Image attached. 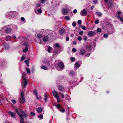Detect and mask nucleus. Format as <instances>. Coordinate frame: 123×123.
<instances>
[{"label":"nucleus","mask_w":123,"mask_h":123,"mask_svg":"<svg viewBox=\"0 0 123 123\" xmlns=\"http://www.w3.org/2000/svg\"><path fill=\"white\" fill-rule=\"evenodd\" d=\"M64 66L63 63L60 62L58 63L57 66L56 67V69L58 71H62L64 68Z\"/></svg>","instance_id":"1"},{"label":"nucleus","mask_w":123,"mask_h":123,"mask_svg":"<svg viewBox=\"0 0 123 123\" xmlns=\"http://www.w3.org/2000/svg\"><path fill=\"white\" fill-rule=\"evenodd\" d=\"M18 102L21 104H23L25 102V98L24 97L23 92H21V98L19 99Z\"/></svg>","instance_id":"2"},{"label":"nucleus","mask_w":123,"mask_h":123,"mask_svg":"<svg viewBox=\"0 0 123 123\" xmlns=\"http://www.w3.org/2000/svg\"><path fill=\"white\" fill-rule=\"evenodd\" d=\"M17 15L16 13L15 12H10L6 15V16H9V19L13 18Z\"/></svg>","instance_id":"3"},{"label":"nucleus","mask_w":123,"mask_h":123,"mask_svg":"<svg viewBox=\"0 0 123 123\" xmlns=\"http://www.w3.org/2000/svg\"><path fill=\"white\" fill-rule=\"evenodd\" d=\"M53 94L55 97L56 98L58 101L60 100V98L58 95V92L55 90H53L52 91Z\"/></svg>","instance_id":"4"},{"label":"nucleus","mask_w":123,"mask_h":123,"mask_svg":"<svg viewBox=\"0 0 123 123\" xmlns=\"http://www.w3.org/2000/svg\"><path fill=\"white\" fill-rule=\"evenodd\" d=\"M17 113L20 117V123H24V119L21 114L19 112Z\"/></svg>","instance_id":"5"},{"label":"nucleus","mask_w":123,"mask_h":123,"mask_svg":"<svg viewBox=\"0 0 123 123\" xmlns=\"http://www.w3.org/2000/svg\"><path fill=\"white\" fill-rule=\"evenodd\" d=\"M87 13V12L86 9H83L82 10L80 13V14L82 16H85Z\"/></svg>","instance_id":"6"},{"label":"nucleus","mask_w":123,"mask_h":123,"mask_svg":"<svg viewBox=\"0 0 123 123\" xmlns=\"http://www.w3.org/2000/svg\"><path fill=\"white\" fill-rule=\"evenodd\" d=\"M42 107H39L37 109V111L39 113L43 111H44V108L42 105Z\"/></svg>","instance_id":"7"},{"label":"nucleus","mask_w":123,"mask_h":123,"mask_svg":"<svg viewBox=\"0 0 123 123\" xmlns=\"http://www.w3.org/2000/svg\"><path fill=\"white\" fill-rule=\"evenodd\" d=\"M96 33L95 32L92 31H90L89 32L88 34L90 36H94L95 34H96Z\"/></svg>","instance_id":"8"},{"label":"nucleus","mask_w":123,"mask_h":123,"mask_svg":"<svg viewBox=\"0 0 123 123\" xmlns=\"http://www.w3.org/2000/svg\"><path fill=\"white\" fill-rule=\"evenodd\" d=\"M62 12L63 14L66 15L68 13V10L66 8H63L62 10Z\"/></svg>","instance_id":"9"},{"label":"nucleus","mask_w":123,"mask_h":123,"mask_svg":"<svg viewBox=\"0 0 123 123\" xmlns=\"http://www.w3.org/2000/svg\"><path fill=\"white\" fill-rule=\"evenodd\" d=\"M58 88L59 91L63 92L65 88L61 85H59L58 86Z\"/></svg>","instance_id":"10"},{"label":"nucleus","mask_w":123,"mask_h":123,"mask_svg":"<svg viewBox=\"0 0 123 123\" xmlns=\"http://www.w3.org/2000/svg\"><path fill=\"white\" fill-rule=\"evenodd\" d=\"M8 113L11 117L13 118H16L15 115L13 112L9 111H8Z\"/></svg>","instance_id":"11"},{"label":"nucleus","mask_w":123,"mask_h":123,"mask_svg":"<svg viewBox=\"0 0 123 123\" xmlns=\"http://www.w3.org/2000/svg\"><path fill=\"white\" fill-rule=\"evenodd\" d=\"M35 12L37 14H40L42 12V11L40 9H38L37 10H35Z\"/></svg>","instance_id":"12"},{"label":"nucleus","mask_w":123,"mask_h":123,"mask_svg":"<svg viewBox=\"0 0 123 123\" xmlns=\"http://www.w3.org/2000/svg\"><path fill=\"white\" fill-rule=\"evenodd\" d=\"M80 52L79 53L80 54V55H83L85 53V51L83 49H80Z\"/></svg>","instance_id":"13"},{"label":"nucleus","mask_w":123,"mask_h":123,"mask_svg":"<svg viewBox=\"0 0 123 123\" xmlns=\"http://www.w3.org/2000/svg\"><path fill=\"white\" fill-rule=\"evenodd\" d=\"M59 33L61 35L65 33V30L62 29H61L59 31Z\"/></svg>","instance_id":"14"},{"label":"nucleus","mask_w":123,"mask_h":123,"mask_svg":"<svg viewBox=\"0 0 123 123\" xmlns=\"http://www.w3.org/2000/svg\"><path fill=\"white\" fill-rule=\"evenodd\" d=\"M43 37V35L42 34H39L37 35V38L38 39H41Z\"/></svg>","instance_id":"15"},{"label":"nucleus","mask_w":123,"mask_h":123,"mask_svg":"<svg viewBox=\"0 0 123 123\" xmlns=\"http://www.w3.org/2000/svg\"><path fill=\"white\" fill-rule=\"evenodd\" d=\"M11 30L10 28H8L6 29V32L7 33H10L11 32Z\"/></svg>","instance_id":"16"},{"label":"nucleus","mask_w":123,"mask_h":123,"mask_svg":"<svg viewBox=\"0 0 123 123\" xmlns=\"http://www.w3.org/2000/svg\"><path fill=\"white\" fill-rule=\"evenodd\" d=\"M23 84L24 85V88H25L26 87V86L27 85V81L26 80H25L23 82Z\"/></svg>","instance_id":"17"},{"label":"nucleus","mask_w":123,"mask_h":123,"mask_svg":"<svg viewBox=\"0 0 123 123\" xmlns=\"http://www.w3.org/2000/svg\"><path fill=\"white\" fill-rule=\"evenodd\" d=\"M11 39V37L9 36H6V37L5 40L6 41L10 40Z\"/></svg>","instance_id":"18"},{"label":"nucleus","mask_w":123,"mask_h":123,"mask_svg":"<svg viewBox=\"0 0 123 123\" xmlns=\"http://www.w3.org/2000/svg\"><path fill=\"white\" fill-rule=\"evenodd\" d=\"M41 68L45 70H47L48 69V68L45 66L42 65L41 66Z\"/></svg>","instance_id":"19"},{"label":"nucleus","mask_w":123,"mask_h":123,"mask_svg":"<svg viewBox=\"0 0 123 123\" xmlns=\"http://www.w3.org/2000/svg\"><path fill=\"white\" fill-rule=\"evenodd\" d=\"M43 40L44 41L46 42L48 41V37L47 36L43 38Z\"/></svg>","instance_id":"20"},{"label":"nucleus","mask_w":123,"mask_h":123,"mask_svg":"<svg viewBox=\"0 0 123 123\" xmlns=\"http://www.w3.org/2000/svg\"><path fill=\"white\" fill-rule=\"evenodd\" d=\"M108 3V6L110 8L112 7L113 6V5L112 3H111L109 1Z\"/></svg>","instance_id":"21"},{"label":"nucleus","mask_w":123,"mask_h":123,"mask_svg":"<svg viewBox=\"0 0 123 123\" xmlns=\"http://www.w3.org/2000/svg\"><path fill=\"white\" fill-rule=\"evenodd\" d=\"M21 112L22 114V115L24 117H25L27 116L26 114L24 112V111H21Z\"/></svg>","instance_id":"22"},{"label":"nucleus","mask_w":123,"mask_h":123,"mask_svg":"<svg viewBox=\"0 0 123 123\" xmlns=\"http://www.w3.org/2000/svg\"><path fill=\"white\" fill-rule=\"evenodd\" d=\"M26 70L27 72V73L28 74H30V69L28 68H26Z\"/></svg>","instance_id":"23"},{"label":"nucleus","mask_w":123,"mask_h":123,"mask_svg":"<svg viewBox=\"0 0 123 123\" xmlns=\"http://www.w3.org/2000/svg\"><path fill=\"white\" fill-rule=\"evenodd\" d=\"M96 14L97 15L98 17L101 16L102 15V13L100 12H96Z\"/></svg>","instance_id":"24"},{"label":"nucleus","mask_w":123,"mask_h":123,"mask_svg":"<svg viewBox=\"0 0 123 123\" xmlns=\"http://www.w3.org/2000/svg\"><path fill=\"white\" fill-rule=\"evenodd\" d=\"M27 46H25V49H23V51L24 52H26L28 50V49Z\"/></svg>","instance_id":"25"},{"label":"nucleus","mask_w":123,"mask_h":123,"mask_svg":"<svg viewBox=\"0 0 123 123\" xmlns=\"http://www.w3.org/2000/svg\"><path fill=\"white\" fill-rule=\"evenodd\" d=\"M33 93L35 95H37V91L35 89L33 91Z\"/></svg>","instance_id":"26"},{"label":"nucleus","mask_w":123,"mask_h":123,"mask_svg":"<svg viewBox=\"0 0 123 123\" xmlns=\"http://www.w3.org/2000/svg\"><path fill=\"white\" fill-rule=\"evenodd\" d=\"M29 61L28 60H26L24 62L26 64L27 66H28L29 65Z\"/></svg>","instance_id":"27"},{"label":"nucleus","mask_w":123,"mask_h":123,"mask_svg":"<svg viewBox=\"0 0 123 123\" xmlns=\"http://www.w3.org/2000/svg\"><path fill=\"white\" fill-rule=\"evenodd\" d=\"M75 66L77 68H79L80 66V65L79 63L78 62H76L75 64Z\"/></svg>","instance_id":"28"},{"label":"nucleus","mask_w":123,"mask_h":123,"mask_svg":"<svg viewBox=\"0 0 123 123\" xmlns=\"http://www.w3.org/2000/svg\"><path fill=\"white\" fill-rule=\"evenodd\" d=\"M56 106L59 109L61 108V106L59 104L56 105Z\"/></svg>","instance_id":"29"},{"label":"nucleus","mask_w":123,"mask_h":123,"mask_svg":"<svg viewBox=\"0 0 123 123\" xmlns=\"http://www.w3.org/2000/svg\"><path fill=\"white\" fill-rule=\"evenodd\" d=\"M9 47V46L8 44H6L5 45V48L6 49H8Z\"/></svg>","instance_id":"30"},{"label":"nucleus","mask_w":123,"mask_h":123,"mask_svg":"<svg viewBox=\"0 0 123 123\" xmlns=\"http://www.w3.org/2000/svg\"><path fill=\"white\" fill-rule=\"evenodd\" d=\"M101 29L100 28H97V32H100L101 31Z\"/></svg>","instance_id":"31"},{"label":"nucleus","mask_w":123,"mask_h":123,"mask_svg":"<svg viewBox=\"0 0 123 123\" xmlns=\"http://www.w3.org/2000/svg\"><path fill=\"white\" fill-rule=\"evenodd\" d=\"M75 58L74 57H72L71 58L70 60L72 62H73L75 61Z\"/></svg>","instance_id":"32"},{"label":"nucleus","mask_w":123,"mask_h":123,"mask_svg":"<svg viewBox=\"0 0 123 123\" xmlns=\"http://www.w3.org/2000/svg\"><path fill=\"white\" fill-rule=\"evenodd\" d=\"M44 100L46 102L47 100V96L46 94H44Z\"/></svg>","instance_id":"33"},{"label":"nucleus","mask_w":123,"mask_h":123,"mask_svg":"<svg viewBox=\"0 0 123 123\" xmlns=\"http://www.w3.org/2000/svg\"><path fill=\"white\" fill-rule=\"evenodd\" d=\"M76 23L75 22H73L72 23V26L74 27H75L76 26Z\"/></svg>","instance_id":"34"},{"label":"nucleus","mask_w":123,"mask_h":123,"mask_svg":"<svg viewBox=\"0 0 123 123\" xmlns=\"http://www.w3.org/2000/svg\"><path fill=\"white\" fill-rule=\"evenodd\" d=\"M65 19L67 20H69L70 19V17L68 16H66L65 17Z\"/></svg>","instance_id":"35"},{"label":"nucleus","mask_w":123,"mask_h":123,"mask_svg":"<svg viewBox=\"0 0 123 123\" xmlns=\"http://www.w3.org/2000/svg\"><path fill=\"white\" fill-rule=\"evenodd\" d=\"M82 39V37L81 36H79L78 37L77 39L78 40L81 41Z\"/></svg>","instance_id":"36"},{"label":"nucleus","mask_w":123,"mask_h":123,"mask_svg":"<svg viewBox=\"0 0 123 123\" xmlns=\"http://www.w3.org/2000/svg\"><path fill=\"white\" fill-rule=\"evenodd\" d=\"M118 17L120 18L121 22L123 23V18H122L120 17L119 16H118Z\"/></svg>","instance_id":"37"},{"label":"nucleus","mask_w":123,"mask_h":123,"mask_svg":"<svg viewBox=\"0 0 123 123\" xmlns=\"http://www.w3.org/2000/svg\"><path fill=\"white\" fill-rule=\"evenodd\" d=\"M83 33V31H79V34L80 35H82Z\"/></svg>","instance_id":"38"},{"label":"nucleus","mask_w":123,"mask_h":123,"mask_svg":"<svg viewBox=\"0 0 123 123\" xmlns=\"http://www.w3.org/2000/svg\"><path fill=\"white\" fill-rule=\"evenodd\" d=\"M70 74L73 76L74 74V73L73 72L71 71L70 72Z\"/></svg>","instance_id":"39"},{"label":"nucleus","mask_w":123,"mask_h":123,"mask_svg":"<svg viewBox=\"0 0 123 123\" xmlns=\"http://www.w3.org/2000/svg\"><path fill=\"white\" fill-rule=\"evenodd\" d=\"M72 51L74 52H75L77 50L75 48H73L72 49Z\"/></svg>","instance_id":"40"},{"label":"nucleus","mask_w":123,"mask_h":123,"mask_svg":"<svg viewBox=\"0 0 123 123\" xmlns=\"http://www.w3.org/2000/svg\"><path fill=\"white\" fill-rule=\"evenodd\" d=\"M87 39V36H85L83 38V39L85 41H86Z\"/></svg>","instance_id":"41"},{"label":"nucleus","mask_w":123,"mask_h":123,"mask_svg":"<svg viewBox=\"0 0 123 123\" xmlns=\"http://www.w3.org/2000/svg\"><path fill=\"white\" fill-rule=\"evenodd\" d=\"M52 48L51 47H49L48 48V52H50Z\"/></svg>","instance_id":"42"},{"label":"nucleus","mask_w":123,"mask_h":123,"mask_svg":"<svg viewBox=\"0 0 123 123\" xmlns=\"http://www.w3.org/2000/svg\"><path fill=\"white\" fill-rule=\"evenodd\" d=\"M77 23L79 25H80L81 24V21L80 20H79L77 21Z\"/></svg>","instance_id":"43"},{"label":"nucleus","mask_w":123,"mask_h":123,"mask_svg":"<svg viewBox=\"0 0 123 123\" xmlns=\"http://www.w3.org/2000/svg\"><path fill=\"white\" fill-rule=\"evenodd\" d=\"M38 117L42 119L43 118V116L42 115H40L38 116Z\"/></svg>","instance_id":"44"},{"label":"nucleus","mask_w":123,"mask_h":123,"mask_svg":"<svg viewBox=\"0 0 123 123\" xmlns=\"http://www.w3.org/2000/svg\"><path fill=\"white\" fill-rule=\"evenodd\" d=\"M55 46L57 48H59V47L60 46L59 44L58 43H56L55 44Z\"/></svg>","instance_id":"45"},{"label":"nucleus","mask_w":123,"mask_h":123,"mask_svg":"<svg viewBox=\"0 0 123 123\" xmlns=\"http://www.w3.org/2000/svg\"><path fill=\"white\" fill-rule=\"evenodd\" d=\"M86 49H90V47L89 46L87 45L86 46Z\"/></svg>","instance_id":"46"},{"label":"nucleus","mask_w":123,"mask_h":123,"mask_svg":"<svg viewBox=\"0 0 123 123\" xmlns=\"http://www.w3.org/2000/svg\"><path fill=\"white\" fill-rule=\"evenodd\" d=\"M82 29L84 30H85L86 29V28L85 26H82L81 27Z\"/></svg>","instance_id":"47"},{"label":"nucleus","mask_w":123,"mask_h":123,"mask_svg":"<svg viewBox=\"0 0 123 123\" xmlns=\"http://www.w3.org/2000/svg\"><path fill=\"white\" fill-rule=\"evenodd\" d=\"M25 59V57L24 55H23L21 57V60L22 61L24 60Z\"/></svg>","instance_id":"48"},{"label":"nucleus","mask_w":123,"mask_h":123,"mask_svg":"<svg viewBox=\"0 0 123 123\" xmlns=\"http://www.w3.org/2000/svg\"><path fill=\"white\" fill-rule=\"evenodd\" d=\"M103 36L105 38H107L108 37V35L107 34H105Z\"/></svg>","instance_id":"49"},{"label":"nucleus","mask_w":123,"mask_h":123,"mask_svg":"<svg viewBox=\"0 0 123 123\" xmlns=\"http://www.w3.org/2000/svg\"><path fill=\"white\" fill-rule=\"evenodd\" d=\"M99 20H95V23L96 24H98L99 23Z\"/></svg>","instance_id":"50"},{"label":"nucleus","mask_w":123,"mask_h":123,"mask_svg":"<svg viewBox=\"0 0 123 123\" xmlns=\"http://www.w3.org/2000/svg\"><path fill=\"white\" fill-rule=\"evenodd\" d=\"M47 0H41V2L42 3H43L45 2V1Z\"/></svg>","instance_id":"51"},{"label":"nucleus","mask_w":123,"mask_h":123,"mask_svg":"<svg viewBox=\"0 0 123 123\" xmlns=\"http://www.w3.org/2000/svg\"><path fill=\"white\" fill-rule=\"evenodd\" d=\"M12 102L14 104H15L16 102V101L14 99H13L12 100Z\"/></svg>","instance_id":"52"},{"label":"nucleus","mask_w":123,"mask_h":123,"mask_svg":"<svg viewBox=\"0 0 123 123\" xmlns=\"http://www.w3.org/2000/svg\"><path fill=\"white\" fill-rule=\"evenodd\" d=\"M31 114L32 116H34L35 115V114L34 112H31Z\"/></svg>","instance_id":"53"},{"label":"nucleus","mask_w":123,"mask_h":123,"mask_svg":"<svg viewBox=\"0 0 123 123\" xmlns=\"http://www.w3.org/2000/svg\"><path fill=\"white\" fill-rule=\"evenodd\" d=\"M21 20L22 21H24L25 20V18L23 17H22L21 18Z\"/></svg>","instance_id":"54"},{"label":"nucleus","mask_w":123,"mask_h":123,"mask_svg":"<svg viewBox=\"0 0 123 123\" xmlns=\"http://www.w3.org/2000/svg\"><path fill=\"white\" fill-rule=\"evenodd\" d=\"M77 12V10L76 9H75L73 11V12L74 13H76Z\"/></svg>","instance_id":"55"},{"label":"nucleus","mask_w":123,"mask_h":123,"mask_svg":"<svg viewBox=\"0 0 123 123\" xmlns=\"http://www.w3.org/2000/svg\"><path fill=\"white\" fill-rule=\"evenodd\" d=\"M22 77L23 80H26L25 77H23V74H22Z\"/></svg>","instance_id":"56"},{"label":"nucleus","mask_w":123,"mask_h":123,"mask_svg":"<svg viewBox=\"0 0 123 123\" xmlns=\"http://www.w3.org/2000/svg\"><path fill=\"white\" fill-rule=\"evenodd\" d=\"M90 55V54L89 53H87L86 55H85V56H86L88 57Z\"/></svg>","instance_id":"57"},{"label":"nucleus","mask_w":123,"mask_h":123,"mask_svg":"<svg viewBox=\"0 0 123 123\" xmlns=\"http://www.w3.org/2000/svg\"><path fill=\"white\" fill-rule=\"evenodd\" d=\"M25 45L26 46H27L28 47V46L29 45L28 43H25Z\"/></svg>","instance_id":"58"},{"label":"nucleus","mask_w":123,"mask_h":123,"mask_svg":"<svg viewBox=\"0 0 123 123\" xmlns=\"http://www.w3.org/2000/svg\"><path fill=\"white\" fill-rule=\"evenodd\" d=\"M97 0H94L93 1V2L95 4H96L97 3Z\"/></svg>","instance_id":"59"},{"label":"nucleus","mask_w":123,"mask_h":123,"mask_svg":"<svg viewBox=\"0 0 123 123\" xmlns=\"http://www.w3.org/2000/svg\"><path fill=\"white\" fill-rule=\"evenodd\" d=\"M61 96L62 98H64L65 96L63 93H62Z\"/></svg>","instance_id":"60"},{"label":"nucleus","mask_w":123,"mask_h":123,"mask_svg":"<svg viewBox=\"0 0 123 123\" xmlns=\"http://www.w3.org/2000/svg\"><path fill=\"white\" fill-rule=\"evenodd\" d=\"M69 37H67L66 38V41H68L69 40Z\"/></svg>","instance_id":"61"},{"label":"nucleus","mask_w":123,"mask_h":123,"mask_svg":"<svg viewBox=\"0 0 123 123\" xmlns=\"http://www.w3.org/2000/svg\"><path fill=\"white\" fill-rule=\"evenodd\" d=\"M122 13V12L121 11H119L117 12V13L118 14H120Z\"/></svg>","instance_id":"62"},{"label":"nucleus","mask_w":123,"mask_h":123,"mask_svg":"<svg viewBox=\"0 0 123 123\" xmlns=\"http://www.w3.org/2000/svg\"><path fill=\"white\" fill-rule=\"evenodd\" d=\"M76 43H77V42L76 41H73V43L74 45H76Z\"/></svg>","instance_id":"63"},{"label":"nucleus","mask_w":123,"mask_h":123,"mask_svg":"<svg viewBox=\"0 0 123 123\" xmlns=\"http://www.w3.org/2000/svg\"><path fill=\"white\" fill-rule=\"evenodd\" d=\"M65 111V110L64 109H62L61 111L62 112H64Z\"/></svg>","instance_id":"64"}]
</instances>
